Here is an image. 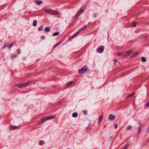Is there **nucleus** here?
<instances>
[{"instance_id":"obj_5","label":"nucleus","mask_w":149,"mask_h":149,"mask_svg":"<svg viewBox=\"0 0 149 149\" xmlns=\"http://www.w3.org/2000/svg\"><path fill=\"white\" fill-rule=\"evenodd\" d=\"M9 128L11 130H14L18 129L19 128V126L11 125L10 126Z\"/></svg>"},{"instance_id":"obj_34","label":"nucleus","mask_w":149,"mask_h":149,"mask_svg":"<svg viewBox=\"0 0 149 149\" xmlns=\"http://www.w3.org/2000/svg\"><path fill=\"white\" fill-rule=\"evenodd\" d=\"M136 22L133 23L132 24V26L133 27H135L136 26Z\"/></svg>"},{"instance_id":"obj_15","label":"nucleus","mask_w":149,"mask_h":149,"mask_svg":"<svg viewBox=\"0 0 149 149\" xmlns=\"http://www.w3.org/2000/svg\"><path fill=\"white\" fill-rule=\"evenodd\" d=\"M78 114L77 112L74 113L72 114V116L74 118L77 117L78 116Z\"/></svg>"},{"instance_id":"obj_46","label":"nucleus","mask_w":149,"mask_h":149,"mask_svg":"<svg viewBox=\"0 0 149 149\" xmlns=\"http://www.w3.org/2000/svg\"><path fill=\"white\" fill-rule=\"evenodd\" d=\"M62 103V101H59L58 102V104H61Z\"/></svg>"},{"instance_id":"obj_22","label":"nucleus","mask_w":149,"mask_h":149,"mask_svg":"<svg viewBox=\"0 0 149 149\" xmlns=\"http://www.w3.org/2000/svg\"><path fill=\"white\" fill-rule=\"evenodd\" d=\"M141 61L143 62H145L146 61V60L145 57H142L141 58Z\"/></svg>"},{"instance_id":"obj_20","label":"nucleus","mask_w":149,"mask_h":149,"mask_svg":"<svg viewBox=\"0 0 149 149\" xmlns=\"http://www.w3.org/2000/svg\"><path fill=\"white\" fill-rule=\"evenodd\" d=\"M135 94V92H133L127 96V97H131L134 95Z\"/></svg>"},{"instance_id":"obj_35","label":"nucleus","mask_w":149,"mask_h":149,"mask_svg":"<svg viewBox=\"0 0 149 149\" xmlns=\"http://www.w3.org/2000/svg\"><path fill=\"white\" fill-rule=\"evenodd\" d=\"M83 9L82 8H81L79 10V12L80 13H81L83 11Z\"/></svg>"},{"instance_id":"obj_21","label":"nucleus","mask_w":149,"mask_h":149,"mask_svg":"<svg viewBox=\"0 0 149 149\" xmlns=\"http://www.w3.org/2000/svg\"><path fill=\"white\" fill-rule=\"evenodd\" d=\"M37 23V21L36 20H34L33 22V25L34 26H35L36 25Z\"/></svg>"},{"instance_id":"obj_26","label":"nucleus","mask_w":149,"mask_h":149,"mask_svg":"<svg viewBox=\"0 0 149 149\" xmlns=\"http://www.w3.org/2000/svg\"><path fill=\"white\" fill-rule=\"evenodd\" d=\"M44 143V141L43 140L40 141H39V144L40 145H42Z\"/></svg>"},{"instance_id":"obj_43","label":"nucleus","mask_w":149,"mask_h":149,"mask_svg":"<svg viewBox=\"0 0 149 149\" xmlns=\"http://www.w3.org/2000/svg\"><path fill=\"white\" fill-rule=\"evenodd\" d=\"M17 52L18 54H19L20 53V51L19 49H18L17 50Z\"/></svg>"},{"instance_id":"obj_31","label":"nucleus","mask_w":149,"mask_h":149,"mask_svg":"<svg viewBox=\"0 0 149 149\" xmlns=\"http://www.w3.org/2000/svg\"><path fill=\"white\" fill-rule=\"evenodd\" d=\"M51 10H48V9H45V11L46 12H48L49 13V14H50V13L51 12Z\"/></svg>"},{"instance_id":"obj_37","label":"nucleus","mask_w":149,"mask_h":149,"mask_svg":"<svg viewBox=\"0 0 149 149\" xmlns=\"http://www.w3.org/2000/svg\"><path fill=\"white\" fill-rule=\"evenodd\" d=\"M123 53H122V52H119V53H118V55H119V56H120V55H123Z\"/></svg>"},{"instance_id":"obj_9","label":"nucleus","mask_w":149,"mask_h":149,"mask_svg":"<svg viewBox=\"0 0 149 149\" xmlns=\"http://www.w3.org/2000/svg\"><path fill=\"white\" fill-rule=\"evenodd\" d=\"M103 116L102 115H101L99 116V119H98V123H100L101 122V121H102V120L103 119Z\"/></svg>"},{"instance_id":"obj_24","label":"nucleus","mask_w":149,"mask_h":149,"mask_svg":"<svg viewBox=\"0 0 149 149\" xmlns=\"http://www.w3.org/2000/svg\"><path fill=\"white\" fill-rule=\"evenodd\" d=\"M141 129H142V126H140L138 129V134H139L140 133V131H141Z\"/></svg>"},{"instance_id":"obj_6","label":"nucleus","mask_w":149,"mask_h":149,"mask_svg":"<svg viewBox=\"0 0 149 149\" xmlns=\"http://www.w3.org/2000/svg\"><path fill=\"white\" fill-rule=\"evenodd\" d=\"M14 43H12L9 45H7L6 44H4V46L3 47L2 49H3L6 47H8L9 49H10L12 46L13 45Z\"/></svg>"},{"instance_id":"obj_10","label":"nucleus","mask_w":149,"mask_h":149,"mask_svg":"<svg viewBox=\"0 0 149 149\" xmlns=\"http://www.w3.org/2000/svg\"><path fill=\"white\" fill-rule=\"evenodd\" d=\"M47 120H48V118L47 117V116L45 117L44 118H43L41 120V123H42V122H44Z\"/></svg>"},{"instance_id":"obj_45","label":"nucleus","mask_w":149,"mask_h":149,"mask_svg":"<svg viewBox=\"0 0 149 149\" xmlns=\"http://www.w3.org/2000/svg\"><path fill=\"white\" fill-rule=\"evenodd\" d=\"M118 126V125H117V124H116V125H115V127L116 128H117Z\"/></svg>"},{"instance_id":"obj_17","label":"nucleus","mask_w":149,"mask_h":149,"mask_svg":"<svg viewBox=\"0 0 149 149\" xmlns=\"http://www.w3.org/2000/svg\"><path fill=\"white\" fill-rule=\"evenodd\" d=\"M91 129V127L90 126H88L86 128V132H89L90 131Z\"/></svg>"},{"instance_id":"obj_47","label":"nucleus","mask_w":149,"mask_h":149,"mask_svg":"<svg viewBox=\"0 0 149 149\" xmlns=\"http://www.w3.org/2000/svg\"><path fill=\"white\" fill-rule=\"evenodd\" d=\"M148 127L147 128V130H146V131L147 132H149V130L148 129Z\"/></svg>"},{"instance_id":"obj_14","label":"nucleus","mask_w":149,"mask_h":149,"mask_svg":"<svg viewBox=\"0 0 149 149\" xmlns=\"http://www.w3.org/2000/svg\"><path fill=\"white\" fill-rule=\"evenodd\" d=\"M79 33V32L78 31H77V32H76L72 36H71V38H74V37H75V36H77L78 34Z\"/></svg>"},{"instance_id":"obj_30","label":"nucleus","mask_w":149,"mask_h":149,"mask_svg":"<svg viewBox=\"0 0 149 149\" xmlns=\"http://www.w3.org/2000/svg\"><path fill=\"white\" fill-rule=\"evenodd\" d=\"M61 42H59L56 44L54 46V48H55V47L57 46L58 45H60L61 44Z\"/></svg>"},{"instance_id":"obj_4","label":"nucleus","mask_w":149,"mask_h":149,"mask_svg":"<svg viewBox=\"0 0 149 149\" xmlns=\"http://www.w3.org/2000/svg\"><path fill=\"white\" fill-rule=\"evenodd\" d=\"M104 48V46H102L101 47L98 48L97 49V51L99 53H101L103 52Z\"/></svg>"},{"instance_id":"obj_36","label":"nucleus","mask_w":149,"mask_h":149,"mask_svg":"<svg viewBox=\"0 0 149 149\" xmlns=\"http://www.w3.org/2000/svg\"><path fill=\"white\" fill-rule=\"evenodd\" d=\"M79 15H77V14H76V15H75L74 17V18H75V19H77V18L79 16Z\"/></svg>"},{"instance_id":"obj_28","label":"nucleus","mask_w":149,"mask_h":149,"mask_svg":"<svg viewBox=\"0 0 149 149\" xmlns=\"http://www.w3.org/2000/svg\"><path fill=\"white\" fill-rule=\"evenodd\" d=\"M47 117L48 118V120L54 118L55 117V116H47Z\"/></svg>"},{"instance_id":"obj_44","label":"nucleus","mask_w":149,"mask_h":149,"mask_svg":"<svg viewBox=\"0 0 149 149\" xmlns=\"http://www.w3.org/2000/svg\"><path fill=\"white\" fill-rule=\"evenodd\" d=\"M41 38H42V39H44L45 38V36H42Z\"/></svg>"},{"instance_id":"obj_19","label":"nucleus","mask_w":149,"mask_h":149,"mask_svg":"<svg viewBox=\"0 0 149 149\" xmlns=\"http://www.w3.org/2000/svg\"><path fill=\"white\" fill-rule=\"evenodd\" d=\"M74 83V82L72 81L69 82L66 84V85L67 86H70Z\"/></svg>"},{"instance_id":"obj_48","label":"nucleus","mask_w":149,"mask_h":149,"mask_svg":"<svg viewBox=\"0 0 149 149\" xmlns=\"http://www.w3.org/2000/svg\"><path fill=\"white\" fill-rule=\"evenodd\" d=\"M117 61V60L116 59H115L114 61V62L115 63H116Z\"/></svg>"},{"instance_id":"obj_8","label":"nucleus","mask_w":149,"mask_h":149,"mask_svg":"<svg viewBox=\"0 0 149 149\" xmlns=\"http://www.w3.org/2000/svg\"><path fill=\"white\" fill-rule=\"evenodd\" d=\"M87 27V26H85L80 29L78 31L79 33H80L81 31L85 30Z\"/></svg>"},{"instance_id":"obj_38","label":"nucleus","mask_w":149,"mask_h":149,"mask_svg":"<svg viewBox=\"0 0 149 149\" xmlns=\"http://www.w3.org/2000/svg\"><path fill=\"white\" fill-rule=\"evenodd\" d=\"M138 123L140 125V126H142V124L140 121L138 122Z\"/></svg>"},{"instance_id":"obj_27","label":"nucleus","mask_w":149,"mask_h":149,"mask_svg":"<svg viewBox=\"0 0 149 149\" xmlns=\"http://www.w3.org/2000/svg\"><path fill=\"white\" fill-rule=\"evenodd\" d=\"M24 85H23V84H20L19 85H18L17 86H18V87H19V88H21L24 87Z\"/></svg>"},{"instance_id":"obj_40","label":"nucleus","mask_w":149,"mask_h":149,"mask_svg":"<svg viewBox=\"0 0 149 149\" xmlns=\"http://www.w3.org/2000/svg\"><path fill=\"white\" fill-rule=\"evenodd\" d=\"M97 16V15L96 14V13L94 14L93 16H94V17H96Z\"/></svg>"},{"instance_id":"obj_3","label":"nucleus","mask_w":149,"mask_h":149,"mask_svg":"<svg viewBox=\"0 0 149 149\" xmlns=\"http://www.w3.org/2000/svg\"><path fill=\"white\" fill-rule=\"evenodd\" d=\"M115 116L113 114H110L109 116V119L111 120H114L115 119Z\"/></svg>"},{"instance_id":"obj_42","label":"nucleus","mask_w":149,"mask_h":149,"mask_svg":"<svg viewBox=\"0 0 149 149\" xmlns=\"http://www.w3.org/2000/svg\"><path fill=\"white\" fill-rule=\"evenodd\" d=\"M81 13H80L79 12V11H78V12L77 13V15H79V16L81 14Z\"/></svg>"},{"instance_id":"obj_33","label":"nucleus","mask_w":149,"mask_h":149,"mask_svg":"<svg viewBox=\"0 0 149 149\" xmlns=\"http://www.w3.org/2000/svg\"><path fill=\"white\" fill-rule=\"evenodd\" d=\"M83 113L84 115H86L87 114V111L86 110H84L83 111Z\"/></svg>"},{"instance_id":"obj_7","label":"nucleus","mask_w":149,"mask_h":149,"mask_svg":"<svg viewBox=\"0 0 149 149\" xmlns=\"http://www.w3.org/2000/svg\"><path fill=\"white\" fill-rule=\"evenodd\" d=\"M59 14V13L56 11L51 10L50 14L53 15H58Z\"/></svg>"},{"instance_id":"obj_2","label":"nucleus","mask_w":149,"mask_h":149,"mask_svg":"<svg viewBox=\"0 0 149 149\" xmlns=\"http://www.w3.org/2000/svg\"><path fill=\"white\" fill-rule=\"evenodd\" d=\"M132 50H130L126 52L125 53H123V56L124 58H125L130 55L131 53H132Z\"/></svg>"},{"instance_id":"obj_29","label":"nucleus","mask_w":149,"mask_h":149,"mask_svg":"<svg viewBox=\"0 0 149 149\" xmlns=\"http://www.w3.org/2000/svg\"><path fill=\"white\" fill-rule=\"evenodd\" d=\"M16 56V54H12L11 56V57L12 58H15Z\"/></svg>"},{"instance_id":"obj_32","label":"nucleus","mask_w":149,"mask_h":149,"mask_svg":"<svg viewBox=\"0 0 149 149\" xmlns=\"http://www.w3.org/2000/svg\"><path fill=\"white\" fill-rule=\"evenodd\" d=\"M38 29V30L39 31H42V29H43V27H42V26H40V27Z\"/></svg>"},{"instance_id":"obj_39","label":"nucleus","mask_w":149,"mask_h":149,"mask_svg":"<svg viewBox=\"0 0 149 149\" xmlns=\"http://www.w3.org/2000/svg\"><path fill=\"white\" fill-rule=\"evenodd\" d=\"M128 147V145H127L123 149H127Z\"/></svg>"},{"instance_id":"obj_16","label":"nucleus","mask_w":149,"mask_h":149,"mask_svg":"<svg viewBox=\"0 0 149 149\" xmlns=\"http://www.w3.org/2000/svg\"><path fill=\"white\" fill-rule=\"evenodd\" d=\"M138 54V52H136L132 54L131 56V57L132 58H134V56H136Z\"/></svg>"},{"instance_id":"obj_13","label":"nucleus","mask_w":149,"mask_h":149,"mask_svg":"<svg viewBox=\"0 0 149 149\" xmlns=\"http://www.w3.org/2000/svg\"><path fill=\"white\" fill-rule=\"evenodd\" d=\"M44 31L45 32H49L50 31V29L49 27H46L44 29Z\"/></svg>"},{"instance_id":"obj_12","label":"nucleus","mask_w":149,"mask_h":149,"mask_svg":"<svg viewBox=\"0 0 149 149\" xmlns=\"http://www.w3.org/2000/svg\"><path fill=\"white\" fill-rule=\"evenodd\" d=\"M36 3L38 5H40L41 3H42V2L40 1H36Z\"/></svg>"},{"instance_id":"obj_25","label":"nucleus","mask_w":149,"mask_h":149,"mask_svg":"<svg viewBox=\"0 0 149 149\" xmlns=\"http://www.w3.org/2000/svg\"><path fill=\"white\" fill-rule=\"evenodd\" d=\"M132 128V126H129L127 127V130H130Z\"/></svg>"},{"instance_id":"obj_18","label":"nucleus","mask_w":149,"mask_h":149,"mask_svg":"<svg viewBox=\"0 0 149 149\" xmlns=\"http://www.w3.org/2000/svg\"><path fill=\"white\" fill-rule=\"evenodd\" d=\"M30 83V81H28L27 82H26V83H24L23 84V85H24V86H26L29 84Z\"/></svg>"},{"instance_id":"obj_11","label":"nucleus","mask_w":149,"mask_h":149,"mask_svg":"<svg viewBox=\"0 0 149 149\" xmlns=\"http://www.w3.org/2000/svg\"><path fill=\"white\" fill-rule=\"evenodd\" d=\"M47 120H48V118L47 117V116L45 117L44 118H43L41 120V123H42V122H44Z\"/></svg>"},{"instance_id":"obj_1","label":"nucleus","mask_w":149,"mask_h":149,"mask_svg":"<svg viewBox=\"0 0 149 149\" xmlns=\"http://www.w3.org/2000/svg\"><path fill=\"white\" fill-rule=\"evenodd\" d=\"M87 67L86 66H85L81 69L79 70L78 72L80 74H83L84 72L85 71L87 70Z\"/></svg>"},{"instance_id":"obj_23","label":"nucleus","mask_w":149,"mask_h":149,"mask_svg":"<svg viewBox=\"0 0 149 149\" xmlns=\"http://www.w3.org/2000/svg\"><path fill=\"white\" fill-rule=\"evenodd\" d=\"M59 34V33L58 32H56L54 33L53 34V36H56L58 35Z\"/></svg>"},{"instance_id":"obj_41","label":"nucleus","mask_w":149,"mask_h":149,"mask_svg":"<svg viewBox=\"0 0 149 149\" xmlns=\"http://www.w3.org/2000/svg\"><path fill=\"white\" fill-rule=\"evenodd\" d=\"M146 106L147 107H149V102H148L147 104H146Z\"/></svg>"}]
</instances>
